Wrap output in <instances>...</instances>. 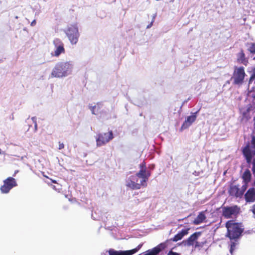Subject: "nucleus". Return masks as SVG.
<instances>
[{
  "mask_svg": "<svg viewBox=\"0 0 255 255\" xmlns=\"http://www.w3.org/2000/svg\"><path fill=\"white\" fill-rule=\"evenodd\" d=\"M103 107V104L101 103H98L94 106H89V108L91 110L92 114L97 115L101 112V110Z\"/></svg>",
  "mask_w": 255,
  "mask_h": 255,
  "instance_id": "obj_17",
  "label": "nucleus"
},
{
  "mask_svg": "<svg viewBox=\"0 0 255 255\" xmlns=\"http://www.w3.org/2000/svg\"><path fill=\"white\" fill-rule=\"evenodd\" d=\"M238 61L243 64H245L246 62L245 55L243 51H241L238 54Z\"/></svg>",
  "mask_w": 255,
  "mask_h": 255,
  "instance_id": "obj_20",
  "label": "nucleus"
},
{
  "mask_svg": "<svg viewBox=\"0 0 255 255\" xmlns=\"http://www.w3.org/2000/svg\"><path fill=\"white\" fill-rule=\"evenodd\" d=\"M252 174L251 171L247 169L243 173L242 175L243 179L245 183H248L251 179Z\"/></svg>",
  "mask_w": 255,
  "mask_h": 255,
  "instance_id": "obj_18",
  "label": "nucleus"
},
{
  "mask_svg": "<svg viewBox=\"0 0 255 255\" xmlns=\"http://www.w3.org/2000/svg\"><path fill=\"white\" fill-rule=\"evenodd\" d=\"M235 247V243H232L231 245V249H230V252L232 253L233 250H234V248Z\"/></svg>",
  "mask_w": 255,
  "mask_h": 255,
  "instance_id": "obj_31",
  "label": "nucleus"
},
{
  "mask_svg": "<svg viewBox=\"0 0 255 255\" xmlns=\"http://www.w3.org/2000/svg\"><path fill=\"white\" fill-rule=\"evenodd\" d=\"M156 16V14H154L153 15L152 20H153V21H154V19H155Z\"/></svg>",
  "mask_w": 255,
  "mask_h": 255,
  "instance_id": "obj_34",
  "label": "nucleus"
},
{
  "mask_svg": "<svg viewBox=\"0 0 255 255\" xmlns=\"http://www.w3.org/2000/svg\"><path fill=\"white\" fill-rule=\"evenodd\" d=\"M167 255H180V254L170 251L167 254Z\"/></svg>",
  "mask_w": 255,
  "mask_h": 255,
  "instance_id": "obj_28",
  "label": "nucleus"
},
{
  "mask_svg": "<svg viewBox=\"0 0 255 255\" xmlns=\"http://www.w3.org/2000/svg\"><path fill=\"white\" fill-rule=\"evenodd\" d=\"M201 235L200 232H195L188 239L183 241L180 244L184 246L190 247L193 246L195 241H196Z\"/></svg>",
  "mask_w": 255,
  "mask_h": 255,
  "instance_id": "obj_13",
  "label": "nucleus"
},
{
  "mask_svg": "<svg viewBox=\"0 0 255 255\" xmlns=\"http://www.w3.org/2000/svg\"><path fill=\"white\" fill-rule=\"evenodd\" d=\"M228 230L227 236L231 240H235L239 238L243 232L244 228L241 225L238 223H234L228 221L226 224Z\"/></svg>",
  "mask_w": 255,
  "mask_h": 255,
  "instance_id": "obj_3",
  "label": "nucleus"
},
{
  "mask_svg": "<svg viewBox=\"0 0 255 255\" xmlns=\"http://www.w3.org/2000/svg\"><path fill=\"white\" fill-rule=\"evenodd\" d=\"M198 111H197L194 113L192 114V115L190 116H188L185 122L183 123V125H182L181 128L182 129H186L188 128L189 127H190L192 124L195 122V121L196 119L197 115L196 114Z\"/></svg>",
  "mask_w": 255,
  "mask_h": 255,
  "instance_id": "obj_15",
  "label": "nucleus"
},
{
  "mask_svg": "<svg viewBox=\"0 0 255 255\" xmlns=\"http://www.w3.org/2000/svg\"><path fill=\"white\" fill-rule=\"evenodd\" d=\"M183 238L182 236H181V234L178 233L177 234L174 236V237L171 239L173 242H177L181 240Z\"/></svg>",
  "mask_w": 255,
  "mask_h": 255,
  "instance_id": "obj_21",
  "label": "nucleus"
},
{
  "mask_svg": "<svg viewBox=\"0 0 255 255\" xmlns=\"http://www.w3.org/2000/svg\"><path fill=\"white\" fill-rule=\"evenodd\" d=\"M74 67L73 61H62L57 62L52 69V77L62 78L72 74Z\"/></svg>",
  "mask_w": 255,
  "mask_h": 255,
  "instance_id": "obj_1",
  "label": "nucleus"
},
{
  "mask_svg": "<svg viewBox=\"0 0 255 255\" xmlns=\"http://www.w3.org/2000/svg\"><path fill=\"white\" fill-rule=\"evenodd\" d=\"M151 169H153L154 168V165H152L150 167Z\"/></svg>",
  "mask_w": 255,
  "mask_h": 255,
  "instance_id": "obj_35",
  "label": "nucleus"
},
{
  "mask_svg": "<svg viewBox=\"0 0 255 255\" xmlns=\"http://www.w3.org/2000/svg\"><path fill=\"white\" fill-rule=\"evenodd\" d=\"M114 138L112 131L107 133H101L96 136V144L98 147L102 146L109 142Z\"/></svg>",
  "mask_w": 255,
  "mask_h": 255,
  "instance_id": "obj_7",
  "label": "nucleus"
},
{
  "mask_svg": "<svg viewBox=\"0 0 255 255\" xmlns=\"http://www.w3.org/2000/svg\"><path fill=\"white\" fill-rule=\"evenodd\" d=\"M142 246V244H139L136 248L128 251H115L114 249H110L109 251V255H132L137 252Z\"/></svg>",
  "mask_w": 255,
  "mask_h": 255,
  "instance_id": "obj_10",
  "label": "nucleus"
},
{
  "mask_svg": "<svg viewBox=\"0 0 255 255\" xmlns=\"http://www.w3.org/2000/svg\"><path fill=\"white\" fill-rule=\"evenodd\" d=\"M248 184V183H245V184L243 185L240 188V191H241V193H242L243 195H244V194L245 192L246 191V190L247 189Z\"/></svg>",
  "mask_w": 255,
  "mask_h": 255,
  "instance_id": "obj_23",
  "label": "nucleus"
},
{
  "mask_svg": "<svg viewBox=\"0 0 255 255\" xmlns=\"http://www.w3.org/2000/svg\"><path fill=\"white\" fill-rule=\"evenodd\" d=\"M71 45H76L80 37L78 26L77 23L68 25L64 30Z\"/></svg>",
  "mask_w": 255,
  "mask_h": 255,
  "instance_id": "obj_2",
  "label": "nucleus"
},
{
  "mask_svg": "<svg viewBox=\"0 0 255 255\" xmlns=\"http://www.w3.org/2000/svg\"><path fill=\"white\" fill-rule=\"evenodd\" d=\"M31 120L33 122V123H34V129H35V131H36L37 129V124L36 123V118L32 117L31 118Z\"/></svg>",
  "mask_w": 255,
  "mask_h": 255,
  "instance_id": "obj_27",
  "label": "nucleus"
},
{
  "mask_svg": "<svg viewBox=\"0 0 255 255\" xmlns=\"http://www.w3.org/2000/svg\"><path fill=\"white\" fill-rule=\"evenodd\" d=\"M245 198L247 202H253L255 201V189L250 188L245 194Z\"/></svg>",
  "mask_w": 255,
  "mask_h": 255,
  "instance_id": "obj_16",
  "label": "nucleus"
},
{
  "mask_svg": "<svg viewBox=\"0 0 255 255\" xmlns=\"http://www.w3.org/2000/svg\"><path fill=\"white\" fill-rule=\"evenodd\" d=\"M139 167H140V170H148L146 169L145 163L144 162H143L141 164H139Z\"/></svg>",
  "mask_w": 255,
  "mask_h": 255,
  "instance_id": "obj_26",
  "label": "nucleus"
},
{
  "mask_svg": "<svg viewBox=\"0 0 255 255\" xmlns=\"http://www.w3.org/2000/svg\"><path fill=\"white\" fill-rule=\"evenodd\" d=\"M52 182H53V183H56V181H55V180H53V181H52Z\"/></svg>",
  "mask_w": 255,
  "mask_h": 255,
  "instance_id": "obj_37",
  "label": "nucleus"
},
{
  "mask_svg": "<svg viewBox=\"0 0 255 255\" xmlns=\"http://www.w3.org/2000/svg\"><path fill=\"white\" fill-rule=\"evenodd\" d=\"M252 170L253 172V173L255 174V160H254L253 162V168Z\"/></svg>",
  "mask_w": 255,
  "mask_h": 255,
  "instance_id": "obj_29",
  "label": "nucleus"
},
{
  "mask_svg": "<svg viewBox=\"0 0 255 255\" xmlns=\"http://www.w3.org/2000/svg\"><path fill=\"white\" fill-rule=\"evenodd\" d=\"M17 172H18L17 171H15V173H17Z\"/></svg>",
  "mask_w": 255,
  "mask_h": 255,
  "instance_id": "obj_38",
  "label": "nucleus"
},
{
  "mask_svg": "<svg viewBox=\"0 0 255 255\" xmlns=\"http://www.w3.org/2000/svg\"><path fill=\"white\" fill-rule=\"evenodd\" d=\"M153 22V20H152V21L151 22V23L147 25V28H149L150 27H151V26L152 25Z\"/></svg>",
  "mask_w": 255,
  "mask_h": 255,
  "instance_id": "obj_33",
  "label": "nucleus"
},
{
  "mask_svg": "<svg viewBox=\"0 0 255 255\" xmlns=\"http://www.w3.org/2000/svg\"><path fill=\"white\" fill-rule=\"evenodd\" d=\"M249 50L252 53H255V43H252L251 45L249 48Z\"/></svg>",
  "mask_w": 255,
  "mask_h": 255,
  "instance_id": "obj_24",
  "label": "nucleus"
},
{
  "mask_svg": "<svg viewBox=\"0 0 255 255\" xmlns=\"http://www.w3.org/2000/svg\"><path fill=\"white\" fill-rule=\"evenodd\" d=\"M246 76L245 69L243 67H235L234 71L231 77V81L233 84L235 85L241 86L244 81Z\"/></svg>",
  "mask_w": 255,
  "mask_h": 255,
  "instance_id": "obj_5",
  "label": "nucleus"
},
{
  "mask_svg": "<svg viewBox=\"0 0 255 255\" xmlns=\"http://www.w3.org/2000/svg\"><path fill=\"white\" fill-rule=\"evenodd\" d=\"M254 80V84H255V69L254 70L253 74L250 77L249 84H251Z\"/></svg>",
  "mask_w": 255,
  "mask_h": 255,
  "instance_id": "obj_25",
  "label": "nucleus"
},
{
  "mask_svg": "<svg viewBox=\"0 0 255 255\" xmlns=\"http://www.w3.org/2000/svg\"><path fill=\"white\" fill-rule=\"evenodd\" d=\"M0 61H1V60H0Z\"/></svg>",
  "mask_w": 255,
  "mask_h": 255,
  "instance_id": "obj_40",
  "label": "nucleus"
},
{
  "mask_svg": "<svg viewBox=\"0 0 255 255\" xmlns=\"http://www.w3.org/2000/svg\"><path fill=\"white\" fill-rule=\"evenodd\" d=\"M35 24H36V20H33L31 22V24H30L31 26H34Z\"/></svg>",
  "mask_w": 255,
  "mask_h": 255,
  "instance_id": "obj_32",
  "label": "nucleus"
},
{
  "mask_svg": "<svg viewBox=\"0 0 255 255\" xmlns=\"http://www.w3.org/2000/svg\"><path fill=\"white\" fill-rule=\"evenodd\" d=\"M239 208L237 206L226 207L223 209V215L227 219L237 215L239 212Z\"/></svg>",
  "mask_w": 255,
  "mask_h": 255,
  "instance_id": "obj_11",
  "label": "nucleus"
},
{
  "mask_svg": "<svg viewBox=\"0 0 255 255\" xmlns=\"http://www.w3.org/2000/svg\"><path fill=\"white\" fill-rule=\"evenodd\" d=\"M190 229L189 228H185L182 229L180 232L179 233L181 234V236L183 238L185 236L188 234L189 231Z\"/></svg>",
  "mask_w": 255,
  "mask_h": 255,
  "instance_id": "obj_22",
  "label": "nucleus"
},
{
  "mask_svg": "<svg viewBox=\"0 0 255 255\" xmlns=\"http://www.w3.org/2000/svg\"><path fill=\"white\" fill-rule=\"evenodd\" d=\"M64 147V144L63 143L59 142L58 149L60 150V149H63Z\"/></svg>",
  "mask_w": 255,
  "mask_h": 255,
  "instance_id": "obj_30",
  "label": "nucleus"
},
{
  "mask_svg": "<svg viewBox=\"0 0 255 255\" xmlns=\"http://www.w3.org/2000/svg\"><path fill=\"white\" fill-rule=\"evenodd\" d=\"M92 216L94 220H96V219L94 217V216H93V214H92Z\"/></svg>",
  "mask_w": 255,
  "mask_h": 255,
  "instance_id": "obj_36",
  "label": "nucleus"
},
{
  "mask_svg": "<svg viewBox=\"0 0 255 255\" xmlns=\"http://www.w3.org/2000/svg\"><path fill=\"white\" fill-rule=\"evenodd\" d=\"M254 59H255V57L254 58Z\"/></svg>",
  "mask_w": 255,
  "mask_h": 255,
  "instance_id": "obj_39",
  "label": "nucleus"
},
{
  "mask_svg": "<svg viewBox=\"0 0 255 255\" xmlns=\"http://www.w3.org/2000/svg\"><path fill=\"white\" fill-rule=\"evenodd\" d=\"M126 185L128 187L133 189L137 190L140 188L141 186H143V184L138 178L137 175H135L130 176L126 181Z\"/></svg>",
  "mask_w": 255,
  "mask_h": 255,
  "instance_id": "obj_8",
  "label": "nucleus"
},
{
  "mask_svg": "<svg viewBox=\"0 0 255 255\" xmlns=\"http://www.w3.org/2000/svg\"><path fill=\"white\" fill-rule=\"evenodd\" d=\"M136 174L142 181V183L143 184V186L145 187L146 186V182L151 175L150 172L149 170H139V171L137 172Z\"/></svg>",
  "mask_w": 255,
  "mask_h": 255,
  "instance_id": "obj_14",
  "label": "nucleus"
},
{
  "mask_svg": "<svg viewBox=\"0 0 255 255\" xmlns=\"http://www.w3.org/2000/svg\"><path fill=\"white\" fill-rule=\"evenodd\" d=\"M228 192L230 196L235 197L236 198L241 199L243 196L240 191V186L239 185H231Z\"/></svg>",
  "mask_w": 255,
  "mask_h": 255,
  "instance_id": "obj_12",
  "label": "nucleus"
},
{
  "mask_svg": "<svg viewBox=\"0 0 255 255\" xmlns=\"http://www.w3.org/2000/svg\"><path fill=\"white\" fill-rule=\"evenodd\" d=\"M206 219V216L203 212H201L199 214L198 216L195 219L194 223L195 225H199L204 221Z\"/></svg>",
  "mask_w": 255,
  "mask_h": 255,
  "instance_id": "obj_19",
  "label": "nucleus"
},
{
  "mask_svg": "<svg viewBox=\"0 0 255 255\" xmlns=\"http://www.w3.org/2000/svg\"><path fill=\"white\" fill-rule=\"evenodd\" d=\"M54 50L51 55L53 56L58 57L60 55L65 53L64 44L62 41L59 38H55L53 41Z\"/></svg>",
  "mask_w": 255,
  "mask_h": 255,
  "instance_id": "obj_6",
  "label": "nucleus"
},
{
  "mask_svg": "<svg viewBox=\"0 0 255 255\" xmlns=\"http://www.w3.org/2000/svg\"><path fill=\"white\" fill-rule=\"evenodd\" d=\"M17 186L16 180L11 177H8L3 181V185L1 186L0 189L2 193H8L13 187Z\"/></svg>",
  "mask_w": 255,
  "mask_h": 255,
  "instance_id": "obj_9",
  "label": "nucleus"
},
{
  "mask_svg": "<svg viewBox=\"0 0 255 255\" xmlns=\"http://www.w3.org/2000/svg\"><path fill=\"white\" fill-rule=\"evenodd\" d=\"M242 152L247 162L250 163L253 157L255 156V136L252 137L251 143H248L243 148Z\"/></svg>",
  "mask_w": 255,
  "mask_h": 255,
  "instance_id": "obj_4",
  "label": "nucleus"
}]
</instances>
